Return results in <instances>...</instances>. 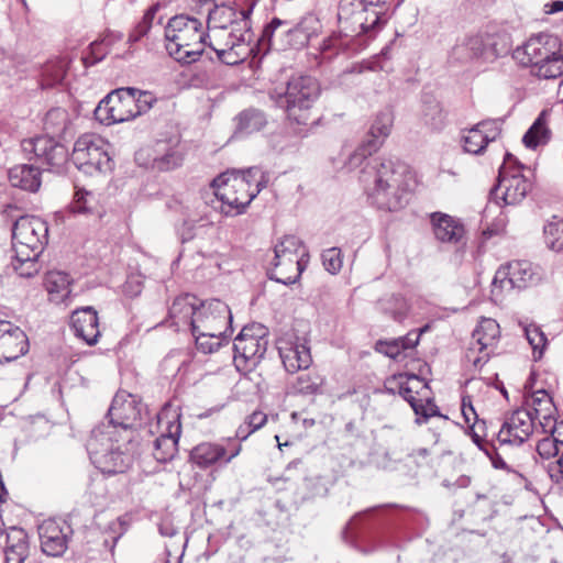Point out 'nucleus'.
Here are the masks:
<instances>
[{"mask_svg":"<svg viewBox=\"0 0 563 563\" xmlns=\"http://www.w3.org/2000/svg\"><path fill=\"white\" fill-rule=\"evenodd\" d=\"M408 166L397 158L380 157L366 163L358 180L371 205L379 210L395 212L410 199Z\"/></svg>","mask_w":563,"mask_h":563,"instance_id":"1","label":"nucleus"},{"mask_svg":"<svg viewBox=\"0 0 563 563\" xmlns=\"http://www.w3.org/2000/svg\"><path fill=\"white\" fill-rule=\"evenodd\" d=\"M268 177L260 167L228 170L212 180L221 212L228 217L245 211L251 201L267 186Z\"/></svg>","mask_w":563,"mask_h":563,"instance_id":"2","label":"nucleus"},{"mask_svg":"<svg viewBox=\"0 0 563 563\" xmlns=\"http://www.w3.org/2000/svg\"><path fill=\"white\" fill-rule=\"evenodd\" d=\"M164 35L169 56L186 65L199 59L208 37L202 22L188 14L170 18L164 29Z\"/></svg>","mask_w":563,"mask_h":563,"instance_id":"3","label":"nucleus"},{"mask_svg":"<svg viewBox=\"0 0 563 563\" xmlns=\"http://www.w3.org/2000/svg\"><path fill=\"white\" fill-rule=\"evenodd\" d=\"M318 80L310 75L291 76L285 88H275L271 98L283 109L290 122L307 125L311 119V108L320 96Z\"/></svg>","mask_w":563,"mask_h":563,"instance_id":"4","label":"nucleus"},{"mask_svg":"<svg viewBox=\"0 0 563 563\" xmlns=\"http://www.w3.org/2000/svg\"><path fill=\"white\" fill-rule=\"evenodd\" d=\"M514 58L523 66L536 69V75L551 79L563 74V52L560 41L551 34H539L514 51Z\"/></svg>","mask_w":563,"mask_h":563,"instance_id":"5","label":"nucleus"},{"mask_svg":"<svg viewBox=\"0 0 563 563\" xmlns=\"http://www.w3.org/2000/svg\"><path fill=\"white\" fill-rule=\"evenodd\" d=\"M388 9L386 0H340L338 19L345 32L367 34L386 24Z\"/></svg>","mask_w":563,"mask_h":563,"instance_id":"6","label":"nucleus"},{"mask_svg":"<svg viewBox=\"0 0 563 563\" xmlns=\"http://www.w3.org/2000/svg\"><path fill=\"white\" fill-rule=\"evenodd\" d=\"M114 433L115 430L93 428L86 444L92 464L108 475L124 473L130 466V456L121 449L124 443Z\"/></svg>","mask_w":563,"mask_h":563,"instance_id":"7","label":"nucleus"},{"mask_svg":"<svg viewBox=\"0 0 563 563\" xmlns=\"http://www.w3.org/2000/svg\"><path fill=\"white\" fill-rule=\"evenodd\" d=\"M145 415H147V408L141 399L124 391L118 393L104 421L96 428L115 430L117 440L129 443L132 440L133 429L142 424Z\"/></svg>","mask_w":563,"mask_h":563,"instance_id":"8","label":"nucleus"},{"mask_svg":"<svg viewBox=\"0 0 563 563\" xmlns=\"http://www.w3.org/2000/svg\"><path fill=\"white\" fill-rule=\"evenodd\" d=\"M110 144L101 136L87 133L77 139L71 153L75 166L86 175L107 174L114 163L109 153Z\"/></svg>","mask_w":563,"mask_h":563,"instance_id":"9","label":"nucleus"},{"mask_svg":"<svg viewBox=\"0 0 563 563\" xmlns=\"http://www.w3.org/2000/svg\"><path fill=\"white\" fill-rule=\"evenodd\" d=\"M523 169L525 166L511 153H506L490 196L496 200L501 199L507 206L522 202L532 188L531 180L522 173Z\"/></svg>","mask_w":563,"mask_h":563,"instance_id":"10","label":"nucleus"},{"mask_svg":"<svg viewBox=\"0 0 563 563\" xmlns=\"http://www.w3.org/2000/svg\"><path fill=\"white\" fill-rule=\"evenodd\" d=\"M309 41L297 26L279 18H273L267 23L256 43L257 54L265 55L271 49L285 51L287 48L300 49L308 45Z\"/></svg>","mask_w":563,"mask_h":563,"instance_id":"11","label":"nucleus"},{"mask_svg":"<svg viewBox=\"0 0 563 563\" xmlns=\"http://www.w3.org/2000/svg\"><path fill=\"white\" fill-rule=\"evenodd\" d=\"M47 238V223L38 217L22 216L13 224V250L18 255H27L26 252L42 254Z\"/></svg>","mask_w":563,"mask_h":563,"instance_id":"12","label":"nucleus"},{"mask_svg":"<svg viewBox=\"0 0 563 563\" xmlns=\"http://www.w3.org/2000/svg\"><path fill=\"white\" fill-rule=\"evenodd\" d=\"M133 88H119L108 93L95 109V118L103 124L121 123L135 118Z\"/></svg>","mask_w":563,"mask_h":563,"instance_id":"13","label":"nucleus"},{"mask_svg":"<svg viewBox=\"0 0 563 563\" xmlns=\"http://www.w3.org/2000/svg\"><path fill=\"white\" fill-rule=\"evenodd\" d=\"M268 345L267 338L254 335L251 329L243 328L233 343V362L238 371H253L263 360Z\"/></svg>","mask_w":563,"mask_h":563,"instance_id":"14","label":"nucleus"},{"mask_svg":"<svg viewBox=\"0 0 563 563\" xmlns=\"http://www.w3.org/2000/svg\"><path fill=\"white\" fill-rule=\"evenodd\" d=\"M232 314L229 306L220 299H210L199 302V310L192 332L203 331L208 334L232 333Z\"/></svg>","mask_w":563,"mask_h":563,"instance_id":"15","label":"nucleus"},{"mask_svg":"<svg viewBox=\"0 0 563 563\" xmlns=\"http://www.w3.org/2000/svg\"><path fill=\"white\" fill-rule=\"evenodd\" d=\"M41 550L47 556L59 558L68 549L74 533L71 526L63 519L49 518L37 527Z\"/></svg>","mask_w":563,"mask_h":563,"instance_id":"16","label":"nucleus"},{"mask_svg":"<svg viewBox=\"0 0 563 563\" xmlns=\"http://www.w3.org/2000/svg\"><path fill=\"white\" fill-rule=\"evenodd\" d=\"M158 421L166 420L167 432L154 441V456L159 462L173 459L181 433L180 413L173 410L170 404H166L157 415Z\"/></svg>","mask_w":563,"mask_h":563,"instance_id":"17","label":"nucleus"},{"mask_svg":"<svg viewBox=\"0 0 563 563\" xmlns=\"http://www.w3.org/2000/svg\"><path fill=\"white\" fill-rule=\"evenodd\" d=\"M23 148L26 152H33L36 158L52 172L59 173L69 159L67 147L47 135L24 141Z\"/></svg>","mask_w":563,"mask_h":563,"instance_id":"18","label":"nucleus"},{"mask_svg":"<svg viewBox=\"0 0 563 563\" xmlns=\"http://www.w3.org/2000/svg\"><path fill=\"white\" fill-rule=\"evenodd\" d=\"M534 418L530 410H515L498 432L499 443L521 445L533 432Z\"/></svg>","mask_w":563,"mask_h":563,"instance_id":"19","label":"nucleus"},{"mask_svg":"<svg viewBox=\"0 0 563 563\" xmlns=\"http://www.w3.org/2000/svg\"><path fill=\"white\" fill-rule=\"evenodd\" d=\"M538 280L533 272L532 264L527 261H516L509 263L505 267H500L493 279L494 287H499L504 290L514 288L525 289Z\"/></svg>","mask_w":563,"mask_h":563,"instance_id":"20","label":"nucleus"},{"mask_svg":"<svg viewBox=\"0 0 563 563\" xmlns=\"http://www.w3.org/2000/svg\"><path fill=\"white\" fill-rule=\"evenodd\" d=\"M27 336L18 325L0 320V362L16 360L27 352Z\"/></svg>","mask_w":563,"mask_h":563,"instance_id":"21","label":"nucleus"},{"mask_svg":"<svg viewBox=\"0 0 563 563\" xmlns=\"http://www.w3.org/2000/svg\"><path fill=\"white\" fill-rule=\"evenodd\" d=\"M308 264V254L303 252L300 258L274 256L273 268L267 271L269 279L283 285L295 284Z\"/></svg>","mask_w":563,"mask_h":563,"instance_id":"22","label":"nucleus"},{"mask_svg":"<svg viewBox=\"0 0 563 563\" xmlns=\"http://www.w3.org/2000/svg\"><path fill=\"white\" fill-rule=\"evenodd\" d=\"M71 329L77 338L88 345H95L100 336L99 319L92 307L75 310L70 317Z\"/></svg>","mask_w":563,"mask_h":563,"instance_id":"23","label":"nucleus"},{"mask_svg":"<svg viewBox=\"0 0 563 563\" xmlns=\"http://www.w3.org/2000/svg\"><path fill=\"white\" fill-rule=\"evenodd\" d=\"M199 299L191 294L176 297L168 310L170 327H175L177 330L189 327L192 331L199 310Z\"/></svg>","mask_w":563,"mask_h":563,"instance_id":"24","label":"nucleus"},{"mask_svg":"<svg viewBox=\"0 0 563 563\" xmlns=\"http://www.w3.org/2000/svg\"><path fill=\"white\" fill-rule=\"evenodd\" d=\"M432 230L435 239L442 243H459L464 234L465 229L460 219L443 212H433L430 216Z\"/></svg>","mask_w":563,"mask_h":563,"instance_id":"25","label":"nucleus"},{"mask_svg":"<svg viewBox=\"0 0 563 563\" xmlns=\"http://www.w3.org/2000/svg\"><path fill=\"white\" fill-rule=\"evenodd\" d=\"M278 352L285 369L289 373L307 369L312 362L310 349L306 343L280 342Z\"/></svg>","mask_w":563,"mask_h":563,"instance_id":"26","label":"nucleus"},{"mask_svg":"<svg viewBox=\"0 0 563 563\" xmlns=\"http://www.w3.org/2000/svg\"><path fill=\"white\" fill-rule=\"evenodd\" d=\"M252 8L247 10H241L236 12L233 8L227 5L214 4L208 12V27L213 29H227L229 24L235 23V25L242 24L246 31L251 30L250 15Z\"/></svg>","mask_w":563,"mask_h":563,"instance_id":"27","label":"nucleus"},{"mask_svg":"<svg viewBox=\"0 0 563 563\" xmlns=\"http://www.w3.org/2000/svg\"><path fill=\"white\" fill-rule=\"evenodd\" d=\"M5 537V563H24L30 555V542L26 531L10 527L0 537Z\"/></svg>","mask_w":563,"mask_h":563,"instance_id":"28","label":"nucleus"},{"mask_svg":"<svg viewBox=\"0 0 563 563\" xmlns=\"http://www.w3.org/2000/svg\"><path fill=\"white\" fill-rule=\"evenodd\" d=\"M12 187L29 192H37L42 185V173L38 167L29 164H20L11 167L8 173Z\"/></svg>","mask_w":563,"mask_h":563,"instance_id":"29","label":"nucleus"},{"mask_svg":"<svg viewBox=\"0 0 563 563\" xmlns=\"http://www.w3.org/2000/svg\"><path fill=\"white\" fill-rule=\"evenodd\" d=\"M154 167L161 172L172 170L183 164L184 151L178 140L159 141L156 144Z\"/></svg>","mask_w":563,"mask_h":563,"instance_id":"30","label":"nucleus"},{"mask_svg":"<svg viewBox=\"0 0 563 563\" xmlns=\"http://www.w3.org/2000/svg\"><path fill=\"white\" fill-rule=\"evenodd\" d=\"M393 122L394 117L389 110L380 111L376 115L366 137L364 139L365 146H367L369 151H378L389 135Z\"/></svg>","mask_w":563,"mask_h":563,"instance_id":"31","label":"nucleus"},{"mask_svg":"<svg viewBox=\"0 0 563 563\" xmlns=\"http://www.w3.org/2000/svg\"><path fill=\"white\" fill-rule=\"evenodd\" d=\"M485 51L486 47L483 34H475L457 43L452 49V57L463 63L474 59H483L486 62Z\"/></svg>","mask_w":563,"mask_h":563,"instance_id":"32","label":"nucleus"},{"mask_svg":"<svg viewBox=\"0 0 563 563\" xmlns=\"http://www.w3.org/2000/svg\"><path fill=\"white\" fill-rule=\"evenodd\" d=\"M235 120V132L245 135L262 130L267 123L265 113L262 110L254 108L242 111Z\"/></svg>","mask_w":563,"mask_h":563,"instance_id":"33","label":"nucleus"},{"mask_svg":"<svg viewBox=\"0 0 563 563\" xmlns=\"http://www.w3.org/2000/svg\"><path fill=\"white\" fill-rule=\"evenodd\" d=\"M225 455V449L218 444L200 443L190 452L191 461L200 467H208Z\"/></svg>","mask_w":563,"mask_h":563,"instance_id":"34","label":"nucleus"},{"mask_svg":"<svg viewBox=\"0 0 563 563\" xmlns=\"http://www.w3.org/2000/svg\"><path fill=\"white\" fill-rule=\"evenodd\" d=\"M486 47V62H493L510 52V41L507 34H483Z\"/></svg>","mask_w":563,"mask_h":563,"instance_id":"35","label":"nucleus"},{"mask_svg":"<svg viewBox=\"0 0 563 563\" xmlns=\"http://www.w3.org/2000/svg\"><path fill=\"white\" fill-rule=\"evenodd\" d=\"M498 335L499 324L490 318H483L477 328L473 331V340L479 345V351L492 345Z\"/></svg>","mask_w":563,"mask_h":563,"instance_id":"36","label":"nucleus"},{"mask_svg":"<svg viewBox=\"0 0 563 563\" xmlns=\"http://www.w3.org/2000/svg\"><path fill=\"white\" fill-rule=\"evenodd\" d=\"M67 73V65L63 59L46 63L42 70L41 85L43 88H52L63 82Z\"/></svg>","mask_w":563,"mask_h":563,"instance_id":"37","label":"nucleus"},{"mask_svg":"<svg viewBox=\"0 0 563 563\" xmlns=\"http://www.w3.org/2000/svg\"><path fill=\"white\" fill-rule=\"evenodd\" d=\"M545 111H542L525 133L522 142L528 148H536L539 143L548 139L550 131L545 126Z\"/></svg>","mask_w":563,"mask_h":563,"instance_id":"38","label":"nucleus"},{"mask_svg":"<svg viewBox=\"0 0 563 563\" xmlns=\"http://www.w3.org/2000/svg\"><path fill=\"white\" fill-rule=\"evenodd\" d=\"M26 254L27 255L15 254L11 265L21 277L30 278L40 272L41 266L38 264V257L41 254H35L34 252H26Z\"/></svg>","mask_w":563,"mask_h":563,"instance_id":"39","label":"nucleus"},{"mask_svg":"<svg viewBox=\"0 0 563 563\" xmlns=\"http://www.w3.org/2000/svg\"><path fill=\"white\" fill-rule=\"evenodd\" d=\"M196 346L202 353H213L220 349L223 343H228L229 334H217L216 332H211L210 334L203 331L191 332Z\"/></svg>","mask_w":563,"mask_h":563,"instance_id":"40","label":"nucleus"},{"mask_svg":"<svg viewBox=\"0 0 563 563\" xmlns=\"http://www.w3.org/2000/svg\"><path fill=\"white\" fill-rule=\"evenodd\" d=\"M487 137V134H482L481 130L474 125L462 137L464 151L475 155L483 153L488 145Z\"/></svg>","mask_w":563,"mask_h":563,"instance_id":"41","label":"nucleus"},{"mask_svg":"<svg viewBox=\"0 0 563 563\" xmlns=\"http://www.w3.org/2000/svg\"><path fill=\"white\" fill-rule=\"evenodd\" d=\"M372 509L356 514L344 527L342 537L345 542L357 548V543L364 539V530L361 527V521L366 517Z\"/></svg>","mask_w":563,"mask_h":563,"instance_id":"42","label":"nucleus"},{"mask_svg":"<svg viewBox=\"0 0 563 563\" xmlns=\"http://www.w3.org/2000/svg\"><path fill=\"white\" fill-rule=\"evenodd\" d=\"M161 3L152 4L144 13L142 20L137 23L134 30L129 35V42L135 43L145 36L152 27L153 20L161 9Z\"/></svg>","mask_w":563,"mask_h":563,"instance_id":"43","label":"nucleus"},{"mask_svg":"<svg viewBox=\"0 0 563 563\" xmlns=\"http://www.w3.org/2000/svg\"><path fill=\"white\" fill-rule=\"evenodd\" d=\"M544 242L555 252L563 251V220L549 222L544 227Z\"/></svg>","mask_w":563,"mask_h":563,"instance_id":"44","label":"nucleus"},{"mask_svg":"<svg viewBox=\"0 0 563 563\" xmlns=\"http://www.w3.org/2000/svg\"><path fill=\"white\" fill-rule=\"evenodd\" d=\"M303 247L302 241L296 235H285L274 247L276 257L300 258L299 251Z\"/></svg>","mask_w":563,"mask_h":563,"instance_id":"45","label":"nucleus"},{"mask_svg":"<svg viewBox=\"0 0 563 563\" xmlns=\"http://www.w3.org/2000/svg\"><path fill=\"white\" fill-rule=\"evenodd\" d=\"M422 118L424 123L433 130H440L444 124L442 108L435 100L424 101Z\"/></svg>","mask_w":563,"mask_h":563,"instance_id":"46","label":"nucleus"},{"mask_svg":"<svg viewBox=\"0 0 563 563\" xmlns=\"http://www.w3.org/2000/svg\"><path fill=\"white\" fill-rule=\"evenodd\" d=\"M429 389V386L427 383L422 384L420 389L416 390V394L419 396L424 397L426 399L422 400V412L417 413L416 423L421 424L423 422H427V420L434 416H441L438 406L435 405L434 400L427 396V390Z\"/></svg>","mask_w":563,"mask_h":563,"instance_id":"47","label":"nucleus"},{"mask_svg":"<svg viewBox=\"0 0 563 563\" xmlns=\"http://www.w3.org/2000/svg\"><path fill=\"white\" fill-rule=\"evenodd\" d=\"M109 42L103 38L95 41L89 45V52L82 56V62L86 67H90L101 62L110 52Z\"/></svg>","mask_w":563,"mask_h":563,"instance_id":"48","label":"nucleus"},{"mask_svg":"<svg viewBox=\"0 0 563 563\" xmlns=\"http://www.w3.org/2000/svg\"><path fill=\"white\" fill-rule=\"evenodd\" d=\"M384 310L395 321L402 322L408 316L409 305L401 295H393Z\"/></svg>","mask_w":563,"mask_h":563,"instance_id":"49","label":"nucleus"},{"mask_svg":"<svg viewBox=\"0 0 563 563\" xmlns=\"http://www.w3.org/2000/svg\"><path fill=\"white\" fill-rule=\"evenodd\" d=\"M376 151H369L367 146H365V140L362 142V144L350 154L345 166L349 170H354L356 168H361L360 174L362 170L366 167V163L368 161L374 159L375 157H369L373 153Z\"/></svg>","mask_w":563,"mask_h":563,"instance_id":"50","label":"nucleus"},{"mask_svg":"<svg viewBox=\"0 0 563 563\" xmlns=\"http://www.w3.org/2000/svg\"><path fill=\"white\" fill-rule=\"evenodd\" d=\"M527 340L533 349L534 358H540L543 354V350L547 344V338L544 333L538 327H527L525 329Z\"/></svg>","mask_w":563,"mask_h":563,"instance_id":"51","label":"nucleus"},{"mask_svg":"<svg viewBox=\"0 0 563 563\" xmlns=\"http://www.w3.org/2000/svg\"><path fill=\"white\" fill-rule=\"evenodd\" d=\"M562 449L563 440L555 438L553 434L551 437H545L544 439L540 440L537 444V451L539 455L543 459L556 456Z\"/></svg>","mask_w":563,"mask_h":563,"instance_id":"52","label":"nucleus"},{"mask_svg":"<svg viewBox=\"0 0 563 563\" xmlns=\"http://www.w3.org/2000/svg\"><path fill=\"white\" fill-rule=\"evenodd\" d=\"M133 101L135 102L133 111L136 118L137 115L147 112L156 101V98L150 91H142L133 88Z\"/></svg>","mask_w":563,"mask_h":563,"instance_id":"53","label":"nucleus"},{"mask_svg":"<svg viewBox=\"0 0 563 563\" xmlns=\"http://www.w3.org/2000/svg\"><path fill=\"white\" fill-rule=\"evenodd\" d=\"M322 263L324 268L331 273L336 274L342 267L341 251L336 247H331L322 252Z\"/></svg>","mask_w":563,"mask_h":563,"instance_id":"54","label":"nucleus"},{"mask_svg":"<svg viewBox=\"0 0 563 563\" xmlns=\"http://www.w3.org/2000/svg\"><path fill=\"white\" fill-rule=\"evenodd\" d=\"M533 409L530 410L536 418H540L543 411L551 410L554 405L545 390H538L532 396Z\"/></svg>","mask_w":563,"mask_h":563,"instance_id":"55","label":"nucleus"},{"mask_svg":"<svg viewBox=\"0 0 563 563\" xmlns=\"http://www.w3.org/2000/svg\"><path fill=\"white\" fill-rule=\"evenodd\" d=\"M310 41L313 36H317L321 30V23L314 14H307L296 25Z\"/></svg>","mask_w":563,"mask_h":563,"instance_id":"56","label":"nucleus"},{"mask_svg":"<svg viewBox=\"0 0 563 563\" xmlns=\"http://www.w3.org/2000/svg\"><path fill=\"white\" fill-rule=\"evenodd\" d=\"M303 486L307 492L301 496L302 501L311 499L316 496H323L327 492V488L319 477L305 478Z\"/></svg>","mask_w":563,"mask_h":563,"instance_id":"57","label":"nucleus"},{"mask_svg":"<svg viewBox=\"0 0 563 563\" xmlns=\"http://www.w3.org/2000/svg\"><path fill=\"white\" fill-rule=\"evenodd\" d=\"M475 125L482 134H487L488 143L495 141L501 131V120L499 119L484 120Z\"/></svg>","mask_w":563,"mask_h":563,"instance_id":"58","label":"nucleus"},{"mask_svg":"<svg viewBox=\"0 0 563 563\" xmlns=\"http://www.w3.org/2000/svg\"><path fill=\"white\" fill-rule=\"evenodd\" d=\"M218 59L229 66H234L245 59V52H235L234 48L214 49Z\"/></svg>","mask_w":563,"mask_h":563,"instance_id":"59","label":"nucleus"},{"mask_svg":"<svg viewBox=\"0 0 563 563\" xmlns=\"http://www.w3.org/2000/svg\"><path fill=\"white\" fill-rule=\"evenodd\" d=\"M485 421L481 420L474 421L473 424L470 426L472 440L483 452L488 451L489 446L493 445V443L485 441L483 438L482 432L485 430Z\"/></svg>","mask_w":563,"mask_h":563,"instance_id":"60","label":"nucleus"},{"mask_svg":"<svg viewBox=\"0 0 563 563\" xmlns=\"http://www.w3.org/2000/svg\"><path fill=\"white\" fill-rule=\"evenodd\" d=\"M252 41L251 30L245 33L234 34V41H229L228 45L230 48H234L235 52H245V57L253 52V47H249Z\"/></svg>","mask_w":563,"mask_h":563,"instance_id":"61","label":"nucleus"},{"mask_svg":"<svg viewBox=\"0 0 563 563\" xmlns=\"http://www.w3.org/2000/svg\"><path fill=\"white\" fill-rule=\"evenodd\" d=\"M91 198V192L86 190H77L73 202V211L75 213L90 212L92 210L91 206L89 205Z\"/></svg>","mask_w":563,"mask_h":563,"instance_id":"62","label":"nucleus"},{"mask_svg":"<svg viewBox=\"0 0 563 563\" xmlns=\"http://www.w3.org/2000/svg\"><path fill=\"white\" fill-rule=\"evenodd\" d=\"M295 388L302 395H314L319 391L320 385L312 380L309 375H301L297 378Z\"/></svg>","mask_w":563,"mask_h":563,"instance_id":"63","label":"nucleus"},{"mask_svg":"<svg viewBox=\"0 0 563 563\" xmlns=\"http://www.w3.org/2000/svg\"><path fill=\"white\" fill-rule=\"evenodd\" d=\"M375 350L390 358H397L401 353V346L399 345L397 340H393L390 342L378 341L376 343Z\"/></svg>","mask_w":563,"mask_h":563,"instance_id":"64","label":"nucleus"}]
</instances>
